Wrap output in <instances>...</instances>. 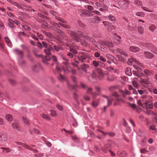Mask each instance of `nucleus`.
<instances>
[{"label":"nucleus","instance_id":"a19ab883","mask_svg":"<svg viewBox=\"0 0 157 157\" xmlns=\"http://www.w3.org/2000/svg\"><path fill=\"white\" fill-rule=\"evenodd\" d=\"M136 15L138 16L143 17L144 16V13L142 12H137L136 13Z\"/></svg>","mask_w":157,"mask_h":157},{"label":"nucleus","instance_id":"412c9836","mask_svg":"<svg viewBox=\"0 0 157 157\" xmlns=\"http://www.w3.org/2000/svg\"><path fill=\"white\" fill-rule=\"evenodd\" d=\"M73 60L74 61H72L71 62V64L74 67H78V64H79V62L76 59H74Z\"/></svg>","mask_w":157,"mask_h":157},{"label":"nucleus","instance_id":"7c9ffc66","mask_svg":"<svg viewBox=\"0 0 157 157\" xmlns=\"http://www.w3.org/2000/svg\"><path fill=\"white\" fill-rule=\"evenodd\" d=\"M125 72L126 74L127 75H128V76H130L132 74V72L131 71V68L129 67H128L126 69L125 71Z\"/></svg>","mask_w":157,"mask_h":157},{"label":"nucleus","instance_id":"4d7b16f0","mask_svg":"<svg viewBox=\"0 0 157 157\" xmlns=\"http://www.w3.org/2000/svg\"><path fill=\"white\" fill-rule=\"evenodd\" d=\"M134 67L137 70L139 71H140L141 70V68L140 67L137 66L136 65H133Z\"/></svg>","mask_w":157,"mask_h":157},{"label":"nucleus","instance_id":"0eeeda50","mask_svg":"<svg viewBox=\"0 0 157 157\" xmlns=\"http://www.w3.org/2000/svg\"><path fill=\"white\" fill-rule=\"evenodd\" d=\"M129 2L128 0H122L119 1L118 4L123 9H125L128 6Z\"/></svg>","mask_w":157,"mask_h":157},{"label":"nucleus","instance_id":"423d86ee","mask_svg":"<svg viewBox=\"0 0 157 157\" xmlns=\"http://www.w3.org/2000/svg\"><path fill=\"white\" fill-rule=\"evenodd\" d=\"M145 46L149 48L150 51L155 54H157V48L151 44L147 43Z\"/></svg>","mask_w":157,"mask_h":157},{"label":"nucleus","instance_id":"864d4df0","mask_svg":"<svg viewBox=\"0 0 157 157\" xmlns=\"http://www.w3.org/2000/svg\"><path fill=\"white\" fill-rule=\"evenodd\" d=\"M87 93L89 94H92V89L91 87H88L86 91Z\"/></svg>","mask_w":157,"mask_h":157},{"label":"nucleus","instance_id":"4be33fe9","mask_svg":"<svg viewBox=\"0 0 157 157\" xmlns=\"http://www.w3.org/2000/svg\"><path fill=\"white\" fill-rule=\"evenodd\" d=\"M91 19L92 22L96 23H98L99 22V20H101L99 17L96 16L94 17H93L91 18Z\"/></svg>","mask_w":157,"mask_h":157},{"label":"nucleus","instance_id":"58836bf2","mask_svg":"<svg viewBox=\"0 0 157 157\" xmlns=\"http://www.w3.org/2000/svg\"><path fill=\"white\" fill-rule=\"evenodd\" d=\"M138 91L140 94H146L147 93V91L146 90H138Z\"/></svg>","mask_w":157,"mask_h":157},{"label":"nucleus","instance_id":"f03ea898","mask_svg":"<svg viewBox=\"0 0 157 157\" xmlns=\"http://www.w3.org/2000/svg\"><path fill=\"white\" fill-rule=\"evenodd\" d=\"M75 56L79 61L82 63L85 62V60L89 58L88 55L84 52H79L77 56Z\"/></svg>","mask_w":157,"mask_h":157},{"label":"nucleus","instance_id":"603ef678","mask_svg":"<svg viewBox=\"0 0 157 157\" xmlns=\"http://www.w3.org/2000/svg\"><path fill=\"white\" fill-rule=\"evenodd\" d=\"M60 23H57L54 22H52L51 23V24L55 26L60 28L61 26V25L59 24Z\"/></svg>","mask_w":157,"mask_h":157},{"label":"nucleus","instance_id":"9d476101","mask_svg":"<svg viewBox=\"0 0 157 157\" xmlns=\"http://www.w3.org/2000/svg\"><path fill=\"white\" fill-rule=\"evenodd\" d=\"M134 62L135 63L139 64L140 66H141V64L140 63H139V62L138 61H137L135 59L133 58H131L128 59V60L127 62V63L129 65H132L134 63Z\"/></svg>","mask_w":157,"mask_h":157},{"label":"nucleus","instance_id":"aec40b11","mask_svg":"<svg viewBox=\"0 0 157 157\" xmlns=\"http://www.w3.org/2000/svg\"><path fill=\"white\" fill-rule=\"evenodd\" d=\"M144 55L145 57L147 58H152L154 56L153 54L148 52H144Z\"/></svg>","mask_w":157,"mask_h":157},{"label":"nucleus","instance_id":"9b49d317","mask_svg":"<svg viewBox=\"0 0 157 157\" xmlns=\"http://www.w3.org/2000/svg\"><path fill=\"white\" fill-rule=\"evenodd\" d=\"M33 151L34 155L37 157H41L44 156V154L43 153L39 152L38 151L35 149L32 148L31 147V149H29Z\"/></svg>","mask_w":157,"mask_h":157},{"label":"nucleus","instance_id":"c03bdc74","mask_svg":"<svg viewBox=\"0 0 157 157\" xmlns=\"http://www.w3.org/2000/svg\"><path fill=\"white\" fill-rule=\"evenodd\" d=\"M58 78L59 79L61 82H63L66 79L61 74H60Z\"/></svg>","mask_w":157,"mask_h":157},{"label":"nucleus","instance_id":"4c0bfd02","mask_svg":"<svg viewBox=\"0 0 157 157\" xmlns=\"http://www.w3.org/2000/svg\"><path fill=\"white\" fill-rule=\"evenodd\" d=\"M117 51L122 55H124L126 56H128L127 54L124 51L119 49H117Z\"/></svg>","mask_w":157,"mask_h":157},{"label":"nucleus","instance_id":"09e8293b","mask_svg":"<svg viewBox=\"0 0 157 157\" xmlns=\"http://www.w3.org/2000/svg\"><path fill=\"white\" fill-rule=\"evenodd\" d=\"M59 24L61 26L65 28L70 29V26L68 25H66L64 24H62L61 23H60Z\"/></svg>","mask_w":157,"mask_h":157},{"label":"nucleus","instance_id":"ea45409f","mask_svg":"<svg viewBox=\"0 0 157 157\" xmlns=\"http://www.w3.org/2000/svg\"><path fill=\"white\" fill-rule=\"evenodd\" d=\"M134 4L139 6H141L142 5V2L139 0H136L134 1Z\"/></svg>","mask_w":157,"mask_h":157},{"label":"nucleus","instance_id":"f3484780","mask_svg":"<svg viewBox=\"0 0 157 157\" xmlns=\"http://www.w3.org/2000/svg\"><path fill=\"white\" fill-rule=\"evenodd\" d=\"M129 49L131 52H136L139 51L140 49L137 47L132 46L130 47Z\"/></svg>","mask_w":157,"mask_h":157},{"label":"nucleus","instance_id":"f704fd0d","mask_svg":"<svg viewBox=\"0 0 157 157\" xmlns=\"http://www.w3.org/2000/svg\"><path fill=\"white\" fill-rule=\"evenodd\" d=\"M100 63H101V62H98L94 60L92 62V64L95 67H98L100 65Z\"/></svg>","mask_w":157,"mask_h":157},{"label":"nucleus","instance_id":"37998d69","mask_svg":"<svg viewBox=\"0 0 157 157\" xmlns=\"http://www.w3.org/2000/svg\"><path fill=\"white\" fill-rule=\"evenodd\" d=\"M37 14L39 16L43 18H44L46 19L48 21H49L50 20V18L48 17H47L45 16H44V15L40 13H38Z\"/></svg>","mask_w":157,"mask_h":157},{"label":"nucleus","instance_id":"2eb2a0df","mask_svg":"<svg viewBox=\"0 0 157 157\" xmlns=\"http://www.w3.org/2000/svg\"><path fill=\"white\" fill-rule=\"evenodd\" d=\"M15 143L19 145V148L21 147L20 146H21L23 147H25L26 148H27L29 149H31V147L30 146L28 145L25 144L18 142H15Z\"/></svg>","mask_w":157,"mask_h":157},{"label":"nucleus","instance_id":"bb28decb","mask_svg":"<svg viewBox=\"0 0 157 157\" xmlns=\"http://www.w3.org/2000/svg\"><path fill=\"white\" fill-rule=\"evenodd\" d=\"M141 97L143 99H148L150 101H152V97L150 96H147L146 94H143Z\"/></svg>","mask_w":157,"mask_h":157},{"label":"nucleus","instance_id":"c85d7f7f","mask_svg":"<svg viewBox=\"0 0 157 157\" xmlns=\"http://www.w3.org/2000/svg\"><path fill=\"white\" fill-rule=\"evenodd\" d=\"M99 44V45L98 44L97 46H96V47L102 51L105 52L106 51L107 49L104 46V45H101L100 44Z\"/></svg>","mask_w":157,"mask_h":157},{"label":"nucleus","instance_id":"0e129e2a","mask_svg":"<svg viewBox=\"0 0 157 157\" xmlns=\"http://www.w3.org/2000/svg\"><path fill=\"white\" fill-rule=\"evenodd\" d=\"M42 44L43 46L45 48H47L48 47V44L46 42L43 41L42 42Z\"/></svg>","mask_w":157,"mask_h":157},{"label":"nucleus","instance_id":"13d9d810","mask_svg":"<svg viewBox=\"0 0 157 157\" xmlns=\"http://www.w3.org/2000/svg\"><path fill=\"white\" fill-rule=\"evenodd\" d=\"M51 114L53 117H55L56 115V112L53 110H51Z\"/></svg>","mask_w":157,"mask_h":157},{"label":"nucleus","instance_id":"c9c22d12","mask_svg":"<svg viewBox=\"0 0 157 157\" xmlns=\"http://www.w3.org/2000/svg\"><path fill=\"white\" fill-rule=\"evenodd\" d=\"M138 31L139 33L142 34L144 32V28L141 26H138Z\"/></svg>","mask_w":157,"mask_h":157},{"label":"nucleus","instance_id":"c756f323","mask_svg":"<svg viewBox=\"0 0 157 157\" xmlns=\"http://www.w3.org/2000/svg\"><path fill=\"white\" fill-rule=\"evenodd\" d=\"M40 68V65H34L32 67V69L35 71H37L39 70Z\"/></svg>","mask_w":157,"mask_h":157},{"label":"nucleus","instance_id":"20e7f679","mask_svg":"<svg viewBox=\"0 0 157 157\" xmlns=\"http://www.w3.org/2000/svg\"><path fill=\"white\" fill-rule=\"evenodd\" d=\"M67 44L68 47L71 48L70 51L71 53H73L75 55L77 54L78 52L77 49L78 48V46H76L74 43H71V41H69L67 42Z\"/></svg>","mask_w":157,"mask_h":157},{"label":"nucleus","instance_id":"49530a36","mask_svg":"<svg viewBox=\"0 0 157 157\" xmlns=\"http://www.w3.org/2000/svg\"><path fill=\"white\" fill-rule=\"evenodd\" d=\"M29 36L31 37L32 38L34 39H35L37 41L38 40V39L36 38L35 34H33L32 33H30L29 34Z\"/></svg>","mask_w":157,"mask_h":157},{"label":"nucleus","instance_id":"e433bc0d","mask_svg":"<svg viewBox=\"0 0 157 157\" xmlns=\"http://www.w3.org/2000/svg\"><path fill=\"white\" fill-rule=\"evenodd\" d=\"M156 29L155 26L153 24H151L149 27V29L151 31L153 32Z\"/></svg>","mask_w":157,"mask_h":157},{"label":"nucleus","instance_id":"774afa93","mask_svg":"<svg viewBox=\"0 0 157 157\" xmlns=\"http://www.w3.org/2000/svg\"><path fill=\"white\" fill-rule=\"evenodd\" d=\"M132 83L133 85V86L135 87H138V84L137 83V82H136L135 81H132Z\"/></svg>","mask_w":157,"mask_h":157},{"label":"nucleus","instance_id":"5701e85b","mask_svg":"<svg viewBox=\"0 0 157 157\" xmlns=\"http://www.w3.org/2000/svg\"><path fill=\"white\" fill-rule=\"evenodd\" d=\"M12 126L13 128L17 131H19L20 130V128L19 125L17 123H13L12 124Z\"/></svg>","mask_w":157,"mask_h":157},{"label":"nucleus","instance_id":"f257e3e1","mask_svg":"<svg viewBox=\"0 0 157 157\" xmlns=\"http://www.w3.org/2000/svg\"><path fill=\"white\" fill-rule=\"evenodd\" d=\"M62 58L65 60V61L63 62V70L65 73H68L69 72L71 69L70 64L68 62V59L65 56H62Z\"/></svg>","mask_w":157,"mask_h":157},{"label":"nucleus","instance_id":"1a4fd4ad","mask_svg":"<svg viewBox=\"0 0 157 157\" xmlns=\"http://www.w3.org/2000/svg\"><path fill=\"white\" fill-rule=\"evenodd\" d=\"M54 30L56 32L60 34V35L63 37V40H68L67 38L66 37V35L61 30L57 28H55Z\"/></svg>","mask_w":157,"mask_h":157},{"label":"nucleus","instance_id":"ddd939ff","mask_svg":"<svg viewBox=\"0 0 157 157\" xmlns=\"http://www.w3.org/2000/svg\"><path fill=\"white\" fill-rule=\"evenodd\" d=\"M7 140V135L3 133H0V141L3 142H6Z\"/></svg>","mask_w":157,"mask_h":157},{"label":"nucleus","instance_id":"e2e57ef3","mask_svg":"<svg viewBox=\"0 0 157 157\" xmlns=\"http://www.w3.org/2000/svg\"><path fill=\"white\" fill-rule=\"evenodd\" d=\"M99 59L102 62H105L106 61L105 58H104L103 56H100Z\"/></svg>","mask_w":157,"mask_h":157},{"label":"nucleus","instance_id":"79ce46f5","mask_svg":"<svg viewBox=\"0 0 157 157\" xmlns=\"http://www.w3.org/2000/svg\"><path fill=\"white\" fill-rule=\"evenodd\" d=\"M81 44L82 45L85 46H89V44L85 40H83L81 41Z\"/></svg>","mask_w":157,"mask_h":157},{"label":"nucleus","instance_id":"473e14b6","mask_svg":"<svg viewBox=\"0 0 157 157\" xmlns=\"http://www.w3.org/2000/svg\"><path fill=\"white\" fill-rule=\"evenodd\" d=\"M98 131L99 132H101V133H103L105 135H106V134H108L111 137H113V136H115V134L114 133H113V132H110V133L106 132V133H105L104 132H103L102 131L100 130H98Z\"/></svg>","mask_w":157,"mask_h":157},{"label":"nucleus","instance_id":"39448f33","mask_svg":"<svg viewBox=\"0 0 157 157\" xmlns=\"http://www.w3.org/2000/svg\"><path fill=\"white\" fill-rule=\"evenodd\" d=\"M98 43L99 44H100L101 45H104L107 46L108 47L112 48L113 47V43L109 41L100 40L98 41Z\"/></svg>","mask_w":157,"mask_h":157},{"label":"nucleus","instance_id":"6e6552de","mask_svg":"<svg viewBox=\"0 0 157 157\" xmlns=\"http://www.w3.org/2000/svg\"><path fill=\"white\" fill-rule=\"evenodd\" d=\"M50 12L52 14L55 16V18L56 20L64 24H66L67 23V22L66 21L62 19L61 18L58 17L57 16L58 15L56 12L53 10H51L50 11Z\"/></svg>","mask_w":157,"mask_h":157},{"label":"nucleus","instance_id":"3c124183","mask_svg":"<svg viewBox=\"0 0 157 157\" xmlns=\"http://www.w3.org/2000/svg\"><path fill=\"white\" fill-rule=\"evenodd\" d=\"M53 47L55 49L56 51H59L60 49H61V47H59L57 46H56V45H54Z\"/></svg>","mask_w":157,"mask_h":157},{"label":"nucleus","instance_id":"052dcab7","mask_svg":"<svg viewBox=\"0 0 157 157\" xmlns=\"http://www.w3.org/2000/svg\"><path fill=\"white\" fill-rule=\"evenodd\" d=\"M103 23L105 26H109L110 25V23L107 21H104L103 22Z\"/></svg>","mask_w":157,"mask_h":157},{"label":"nucleus","instance_id":"de8ad7c7","mask_svg":"<svg viewBox=\"0 0 157 157\" xmlns=\"http://www.w3.org/2000/svg\"><path fill=\"white\" fill-rule=\"evenodd\" d=\"M98 102L96 101H94L92 102V106L94 107H96L98 105Z\"/></svg>","mask_w":157,"mask_h":157},{"label":"nucleus","instance_id":"338daca9","mask_svg":"<svg viewBox=\"0 0 157 157\" xmlns=\"http://www.w3.org/2000/svg\"><path fill=\"white\" fill-rule=\"evenodd\" d=\"M118 57L119 60L122 61L123 62L125 61L124 58H122L120 55H118Z\"/></svg>","mask_w":157,"mask_h":157},{"label":"nucleus","instance_id":"4468645a","mask_svg":"<svg viewBox=\"0 0 157 157\" xmlns=\"http://www.w3.org/2000/svg\"><path fill=\"white\" fill-rule=\"evenodd\" d=\"M106 57L108 59L112 61L115 63H117V62L115 57L109 54L106 55Z\"/></svg>","mask_w":157,"mask_h":157},{"label":"nucleus","instance_id":"a211bd4d","mask_svg":"<svg viewBox=\"0 0 157 157\" xmlns=\"http://www.w3.org/2000/svg\"><path fill=\"white\" fill-rule=\"evenodd\" d=\"M144 72V73L147 75L150 76L153 75L154 74V72L153 71H151L148 69L145 70Z\"/></svg>","mask_w":157,"mask_h":157},{"label":"nucleus","instance_id":"f8f14e48","mask_svg":"<svg viewBox=\"0 0 157 157\" xmlns=\"http://www.w3.org/2000/svg\"><path fill=\"white\" fill-rule=\"evenodd\" d=\"M84 37L87 41L92 42L96 47L97 46L98 44L96 43L95 40L94 38L87 36H85Z\"/></svg>","mask_w":157,"mask_h":157},{"label":"nucleus","instance_id":"393cba45","mask_svg":"<svg viewBox=\"0 0 157 157\" xmlns=\"http://www.w3.org/2000/svg\"><path fill=\"white\" fill-rule=\"evenodd\" d=\"M114 41L117 44H119L121 42V37L116 34L114 36Z\"/></svg>","mask_w":157,"mask_h":157},{"label":"nucleus","instance_id":"6e6d98bb","mask_svg":"<svg viewBox=\"0 0 157 157\" xmlns=\"http://www.w3.org/2000/svg\"><path fill=\"white\" fill-rule=\"evenodd\" d=\"M108 18L111 21H114L115 20V17L112 15H109L107 16Z\"/></svg>","mask_w":157,"mask_h":157},{"label":"nucleus","instance_id":"680f3d73","mask_svg":"<svg viewBox=\"0 0 157 157\" xmlns=\"http://www.w3.org/2000/svg\"><path fill=\"white\" fill-rule=\"evenodd\" d=\"M110 116L111 117H113L114 116V114H115L114 111L112 109H111L110 110Z\"/></svg>","mask_w":157,"mask_h":157},{"label":"nucleus","instance_id":"72a5a7b5","mask_svg":"<svg viewBox=\"0 0 157 157\" xmlns=\"http://www.w3.org/2000/svg\"><path fill=\"white\" fill-rule=\"evenodd\" d=\"M97 72L98 73L99 75L101 77H103L104 76V74L102 71L99 68H98L97 70Z\"/></svg>","mask_w":157,"mask_h":157},{"label":"nucleus","instance_id":"8fccbe9b","mask_svg":"<svg viewBox=\"0 0 157 157\" xmlns=\"http://www.w3.org/2000/svg\"><path fill=\"white\" fill-rule=\"evenodd\" d=\"M80 86L81 88L84 89H85L87 87V86L86 85L82 82H81L80 83Z\"/></svg>","mask_w":157,"mask_h":157},{"label":"nucleus","instance_id":"2f4dec72","mask_svg":"<svg viewBox=\"0 0 157 157\" xmlns=\"http://www.w3.org/2000/svg\"><path fill=\"white\" fill-rule=\"evenodd\" d=\"M41 117L43 118L48 120H50L51 118L49 116L45 114H42L40 115Z\"/></svg>","mask_w":157,"mask_h":157},{"label":"nucleus","instance_id":"7ed1b4c3","mask_svg":"<svg viewBox=\"0 0 157 157\" xmlns=\"http://www.w3.org/2000/svg\"><path fill=\"white\" fill-rule=\"evenodd\" d=\"M68 33L72 38L77 42L81 41V37L83 36L82 34L78 33L75 32L70 31Z\"/></svg>","mask_w":157,"mask_h":157},{"label":"nucleus","instance_id":"69168bd1","mask_svg":"<svg viewBox=\"0 0 157 157\" xmlns=\"http://www.w3.org/2000/svg\"><path fill=\"white\" fill-rule=\"evenodd\" d=\"M71 78H72V79L73 81L74 82H76L77 81V78L75 76H71Z\"/></svg>","mask_w":157,"mask_h":157},{"label":"nucleus","instance_id":"cd10ccee","mask_svg":"<svg viewBox=\"0 0 157 157\" xmlns=\"http://www.w3.org/2000/svg\"><path fill=\"white\" fill-rule=\"evenodd\" d=\"M6 117V120L9 121H11L13 119V116L10 114H7Z\"/></svg>","mask_w":157,"mask_h":157},{"label":"nucleus","instance_id":"6ab92c4d","mask_svg":"<svg viewBox=\"0 0 157 157\" xmlns=\"http://www.w3.org/2000/svg\"><path fill=\"white\" fill-rule=\"evenodd\" d=\"M103 97L106 98L107 100V104L108 105H110L112 103V101L113 99L110 97H107L105 95L103 96Z\"/></svg>","mask_w":157,"mask_h":157},{"label":"nucleus","instance_id":"a18cd8bd","mask_svg":"<svg viewBox=\"0 0 157 157\" xmlns=\"http://www.w3.org/2000/svg\"><path fill=\"white\" fill-rule=\"evenodd\" d=\"M138 78H141L142 77H145V75L142 72H138L137 74V76Z\"/></svg>","mask_w":157,"mask_h":157},{"label":"nucleus","instance_id":"dca6fc26","mask_svg":"<svg viewBox=\"0 0 157 157\" xmlns=\"http://www.w3.org/2000/svg\"><path fill=\"white\" fill-rule=\"evenodd\" d=\"M53 50L54 49L53 47L49 45L48 49L44 50V52L47 55H49L51 54L50 51H53Z\"/></svg>","mask_w":157,"mask_h":157},{"label":"nucleus","instance_id":"a878e982","mask_svg":"<svg viewBox=\"0 0 157 157\" xmlns=\"http://www.w3.org/2000/svg\"><path fill=\"white\" fill-rule=\"evenodd\" d=\"M5 41L6 43L8 44V46L10 47H11L12 46V44L10 40L7 37H6L4 38Z\"/></svg>","mask_w":157,"mask_h":157},{"label":"nucleus","instance_id":"5fc2aeb1","mask_svg":"<svg viewBox=\"0 0 157 157\" xmlns=\"http://www.w3.org/2000/svg\"><path fill=\"white\" fill-rule=\"evenodd\" d=\"M23 120L24 123L27 125H29V123L28 120L26 118L23 117Z\"/></svg>","mask_w":157,"mask_h":157},{"label":"nucleus","instance_id":"bf43d9fd","mask_svg":"<svg viewBox=\"0 0 157 157\" xmlns=\"http://www.w3.org/2000/svg\"><path fill=\"white\" fill-rule=\"evenodd\" d=\"M17 53L21 57H22L23 56V52L19 50H17Z\"/></svg>","mask_w":157,"mask_h":157},{"label":"nucleus","instance_id":"b1692460","mask_svg":"<svg viewBox=\"0 0 157 157\" xmlns=\"http://www.w3.org/2000/svg\"><path fill=\"white\" fill-rule=\"evenodd\" d=\"M140 82H141L142 85H144V84H150V82L146 79H144L143 78H141L140 79Z\"/></svg>","mask_w":157,"mask_h":157}]
</instances>
